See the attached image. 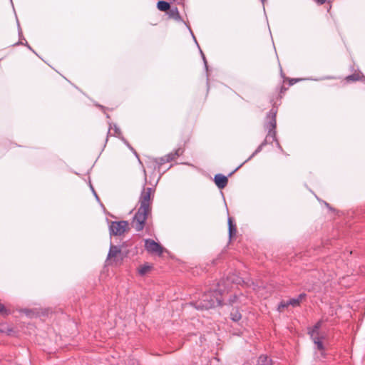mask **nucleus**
Here are the masks:
<instances>
[{
  "label": "nucleus",
  "instance_id": "nucleus-9",
  "mask_svg": "<svg viewBox=\"0 0 365 365\" xmlns=\"http://www.w3.org/2000/svg\"><path fill=\"white\" fill-rule=\"evenodd\" d=\"M157 7L160 11H167L170 9V6L169 3L164 1H160L158 2Z\"/></svg>",
  "mask_w": 365,
  "mask_h": 365
},
{
  "label": "nucleus",
  "instance_id": "nucleus-14",
  "mask_svg": "<svg viewBox=\"0 0 365 365\" xmlns=\"http://www.w3.org/2000/svg\"><path fill=\"white\" fill-rule=\"evenodd\" d=\"M289 305V302H281L279 305L278 306V310L279 312H282L285 307H287Z\"/></svg>",
  "mask_w": 365,
  "mask_h": 365
},
{
  "label": "nucleus",
  "instance_id": "nucleus-15",
  "mask_svg": "<svg viewBox=\"0 0 365 365\" xmlns=\"http://www.w3.org/2000/svg\"><path fill=\"white\" fill-rule=\"evenodd\" d=\"M289 305H292L293 307L297 306L299 304V299H292L288 301Z\"/></svg>",
  "mask_w": 365,
  "mask_h": 365
},
{
  "label": "nucleus",
  "instance_id": "nucleus-6",
  "mask_svg": "<svg viewBox=\"0 0 365 365\" xmlns=\"http://www.w3.org/2000/svg\"><path fill=\"white\" fill-rule=\"evenodd\" d=\"M120 249L117 246L111 245L108 255V259L113 261L121 259L122 258L120 257Z\"/></svg>",
  "mask_w": 365,
  "mask_h": 365
},
{
  "label": "nucleus",
  "instance_id": "nucleus-20",
  "mask_svg": "<svg viewBox=\"0 0 365 365\" xmlns=\"http://www.w3.org/2000/svg\"><path fill=\"white\" fill-rule=\"evenodd\" d=\"M236 299H237V297H236V296H235V297H234V299H231V302H232V303L235 302H236Z\"/></svg>",
  "mask_w": 365,
  "mask_h": 365
},
{
  "label": "nucleus",
  "instance_id": "nucleus-16",
  "mask_svg": "<svg viewBox=\"0 0 365 365\" xmlns=\"http://www.w3.org/2000/svg\"><path fill=\"white\" fill-rule=\"evenodd\" d=\"M0 314H7V311H6L5 307L1 302H0Z\"/></svg>",
  "mask_w": 365,
  "mask_h": 365
},
{
  "label": "nucleus",
  "instance_id": "nucleus-5",
  "mask_svg": "<svg viewBox=\"0 0 365 365\" xmlns=\"http://www.w3.org/2000/svg\"><path fill=\"white\" fill-rule=\"evenodd\" d=\"M145 247L149 253L158 256H160L164 251V248L160 244L150 239L145 240Z\"/></svg>",
  "mask_w": 365,
  "mask_h": 365
},
{
  "label": "nucleus",
  "instance_id": "nucleus-11",
  "mask_svg": "<svg viewBox=\"0 0 365 365\" xmlns=\"http://www.w3.org/2000/svg\"><path fill=\"white\" fill-rule=\"evenodd\" d=\"M150 268L151 267L149 265H143L138 269V272L140 274L143 275L146 274L150 269Z\"/></svg>",
  "mask_w": 365,
  "mask_h": 365
},
{
  "label": "nucleus",
  "instance_id": "nucleus-2",
  "mask_svg": "<svg viewBox=\"0 0 365 365\" xmlns=\"http://www.w3.org/2000/svg\"><path fill=\"white\" fill-rule=\"evenodd\" d=\"M222 290L211 292L205 294L202 299L196 302L195 306L197 309H208L221 304L222 300Z\"/></svg>",
  "mask_w": 365,
  "mask_h": 365
},
{
  "label": "nucleus",
  "instance_id": "nucleus-1",
  "mask_svg": "<svg viewBox=\"0 0 365 365\" xmlns=\"http://www.w3.org/2000/svg\"><path fill=\"white\" fill-rule=\"evenodd\" d=\"M154 190L150 187L143 188L140 199V207L136 212L133 220V227L138 231H140L144 227V223L151 210L152 196Z\"/></svg>",
  "mask_w": 365,
  "mask_h": 365
},
{
  "label": "nucleus",
  "instance_id": "nucleus-17",
  "mask_svg": "<svg viewBox=\"0 0 365 365\" xmlns=\"http://www.w3.org/2000/svg\"><path fill=\"white\" fill-rule=\"evenodd\" d=\"M178 9L175 8V9H171L170 10V15L173 17L175 16V15H178Z\"/></svg>",
  "mask_w": 365,
  "mask_h": 365
},
{
  "label": "nucleus",
  "instance_id": "nucleus-10",
  "mask_svg": "<svg viewBox=\"0 0 365 365\" xmlns=\"http://www.w3.org/2000/svg\"><path fill=\"white\" fill-rule=\"evenodd\" d=\"M231 319L234 322H238L241 319V314L237 310H235L231 313Z\"/></svg>",
  "mask_w": 365,
  "mask_h": 365
},
{
  "label": "nucleus",
  "instance_id": "nucleus-8",
  "mask_svg": "<svg viewBox=\"0 0 365 365\" xmlns=\"http://www.w3.org/2000/svg\"><path fill=\"white\" fill-rule=\"evenodd\" d=\"M257 365H272V361L266 356H260Z\"/></svg>",
  "mask_w": 365,
  "mask_h": 365
},
{
  "label": "nucleus",
  "instance_id": "nucleus-18",
  "mask_svg": "<svg viewBox=\"0 0 365 365\" xmlns=\"http://www.w3.org/2000/svg\"><path fill=\"white\" fill-rule=\"evenodd\" d=\"M349 80H356V78H355L353 76H349L348 78H347Z\"/></svg>",
  "mask_w": 365,
  "mask_h": 365
},
{
  "label": "nucleus",
  "instance_id": "nucleus-19",
  "mask_svg": "<svg viewBox=\"0 0 365 365\" xmlns=\"http://www.w3.org/2000/svg\"><path fill=\"white\" fill-rule=\"evenodd\" d=\"M318 1L319 4H323L326 0H317Z\"/></svg>",
  "mask_w": 365,
  "mask_h": 365
},
{
  "label": "nucleus",
  "instance_id": "nucleus-3",
  "mask_svg": "<svg viewBox=\"0 0 365 365\" xmlns=\"http://www.w3.org/2000/svg\"><path fill=\"white\" fill-rule=\"evenodd\" d=\"M322 322H318L314 327L309 331L311 337L317 346V349L321 351V355L324 356V346L323 344V340L325 339L326 335L324 333L319 331V329L322 326Z\"/></svg>",
  "mask_w": 365,
  "mask_h": 365
},
{
  "label": "nucleus",
  "instance_id": "nucleus-4",
  "mask_svg": "<svg viewBox=\"0 0 365 365\" xmlns=\"http://www.w3.org/2000/svg\"><path fill=\"white\" fill-rule=\"evenodd\" d=\"M109 228L111 235H121L128 230V223L126 221L112 222Z\"/></svg>",
  "mask_w": 365,
  "mask_h": 365
},
{
  "label": "nucleus",
  "instance_id": "nucleus-7",
  "mask_svg": "<svg viewBox=\"0 0 365 365\" xmlns=\"http://www.w3.org/2000/svg\"><path fill=\"white\" fill-rule=\"evenodd\" d=\"M227 178L223 175L217 174L215 176V182L220 189L224 188L227 185Z\"/></svg>",
  "mask_w": 365,
  "mask_h": 365
},
{
  "label": "nucleus",
  "instance_id": "nucleus-13",
  "mask_svg": "<svg viewBox=\"0 0 365 365\" xmlns=\"http://www.w3.org/2000/svg\"><path fill=\"white\" fill-rule=\"evenodd\" d=\"M228 223H229V232H230V235L231 236L232 235L233 232H235L236 230L234 228L231 218H229Z\"/></svg>",
  "mask_w": 365,
  "mask_h": 365
},
{
  "label": "nucleus",
  "instance_id": "nucleus-12",
  "mask_svg": "<svg viewBox=\"0 0 365 365\" xmlns=\"http://www.w3.org/2000/svg\"><path fill=\"white\" fill-rule=\"evenodd\" d=\"M272 120L269 123L270 129H274L276 126V120H275V113H272Z\"/></svg>",
  "mask_w": 365,
  "mask_h": 365
}]
</instances>
